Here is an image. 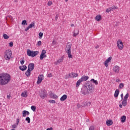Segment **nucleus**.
Returning <instances> with one entry per match:
<instances>
[{
    "label": "nucleus",
    "mask_w": 130,
    "mask_h": 130,
    "mask_svg": "<svg viewBox=\"0 0 130 130\" xmlns=\"http://www.w3.org/2000/svg\"><path fill=\"white\" fill-rule=\"evenodd\" d=\"M96 21H100L101 20V15H97L95 17Z\"/></svg>",
    "instance_id": "c85d7f7f"
},
{
    "label": "nucleus",
    "mask_w": 130,
    "mask_h": 130,
    "mask_svg": "<svg viewBox=\"0 0 130 130\" xmlns=\"http://www.w3.org/2000/svg\"><path fill=\"white\" fill-rule=\"evenodd\" d=\"M51 77H52V74L51 73L48 74V78H51Z\"/></svg>",
    "instance_id": "8fccbe9b"
},
{
    "label": "nucleus",
    "mask_w": 130,
    "mask_h": 130,
    "mask_svg": "<svg viewBox=\"0 0 130 130\" xmlns=\"http://www.w3.org/2000/svg\"><path fill=\"white\" fill-rule=\"evenodd\" d=\"M113 124V122L112 121V120H107L106 121V124L108 126H110V125H112Z\"/></svg>",
    "instance_id": "a211bd4d"
},
{
    "label": "nucleus",
    "mask_w": 130,
    "mask_h": 130,
    "mask_svg": "<svg viewBox=\"0 0 130 130\" xmlns=\"http://www.w3.org/2000/svg\"><path fill=\"white\" fill-rule=\"evenodd\" d=\"M95 48H96V49H97V48H99V46L98 45L96 46Z\"/></svg>",
    "instance_id": "680f3d73"
},
{
    "label": "nucleus",
    "mask_w": 130,
    "mask_h": 130,
    "mask_svg": "<svg viewBox=\"0 0 130 130\" xmlns=\"http://www.w3.org/2000/svg\"><path fill=\"white\" fill-rule=\"evenodd\" d=\"M18 125H17V124H14V125H12V127H13V128H17V126Z\"/></svg>",
    "instance_id": "a18cd8bd"
},
{
    "label": "nucleus",
    "mask_w": 130,
    "mask_h": 130,
    "mask_svg": "<svg viewBox=\"0 0 130 130\" xmlns=\"http://www.w3.org/2000/svg\"><path fill=\"white\" fill-rule=\"evenodd\" d=\"M29 29H30V27L29 26H27V28L24 29V31L27 32V31H28V30H29Z\"/></svg>",
    "instance_id": "3c124183"
},
{
    "label": "nucleus",
    "mask_w": 130,
    "mask_h": 130,
    "mask_svg": "<svg viewBox=\"0 0 130 130\" xmlns=\"http://www.w3.org/2000/svg\"><path fill=\"white\" fill-rule=\"evenodd\" d=\"M109 9L111 11H113V9H112V7L109 8Z\"/></svg>",
    "instance_id": "bf43d9fd"
},
{
    "label": "nucleus",
    "mask_w": 130,
    "mask_h": 130,
    "mask_svg": "<svg viewBox=\"0 0 130 130\" xmlns=\"http://www.w3.org/2000/svg\"><path fill=\"white\" fill-rule=\"evenodd\" d=\"M113 72L116 74H118V73H119V67L117 66H114L113 68Z\"/></svg>",
    "instance_id": "ddd939ff"
},
{
    "label": "nucleus",
    "mask_w": 130,
    "mask_h": 130,
    "mask_svg": "<svg viewBox=\"0 0 130 130\" xmlns=\"http://www.w3.org/2000/svg\"><path fill=\"white\" fill-rule=\"evenodd\" d=\"M106 12H107V13H110V12H111V10H110V9L109 8H108L106 10Z\"/></svg>",
    "instance_id": "603ef678"
},
{
    "label": "nucleus",
    "mask_w": 130,
    "mask_h": 130,
    "mask_svg": "<svg viewBox=\"0 0 130 130\" xmlns=\"http://www.w3.org/2000/svg\"><path fill=\"white\" fill-rule=\"evenodd\" d=\"M12 57V51L11 50H7L5 52L4 57L6 60H9Z\"/></svg>",
    "instance_id": "39448f33"
},
{
    "label": "nucleus",
    "mask_w": 130,
    "mask_h": 130,
    "mask_svg": "<svg viewBox=\"0 0 130 130\" xmlns=\"http://www.w3.org/2000/svg\"><path fill=\"white\" fill-rule=\"evenodd\" d=\"M50 103H52V104H55L56 102L53 100H50L49 101Z\"/></svg>",
    "instance_id": "4c0bfd02"
},
{
    "label": "nucleus",
    "mask_w": 130,
    "mask_h": 130,
    "mask_svg": "<svg viewBox=\"0 0 130 130\" xmlns=\"http://www.w3.org/2000/svg\"><path fill=\"white\" fill-rule=\"evenodd\" d=\"M116 82H119V81H120L119 79H116Z\"/></svg>",
    "instance_id": "0e129e2a"
},
{
    "label": "nucleus",
    "mask_w": 130,
    "mask_h": 130,
    "mask_svg": "<svg viewBox=\"0 0 130 130\" xmlns=\"http://www.w3.org/2000/svg\"><path fill=\"white\" fill-rule=\"evenodd\" d=\"M47 91L45 90H42L40 93V97H41L42 99H45V98H46V97H47Z\"/></svg>",
    "instance_id": "0eeeda50"
},
{
    "label": "nucleus",
    "mask_w": 130,
    "mask_h": 130,
    "mask_svg": "<svg viewBox=\"0 0 130 130\" xmlns=\"http://www.w3.org/2000/svg\"><path fill=\"white\" fill-rule=\"evenodd\" d=\"M41 43H42L41 41H39L38 42V43L37 44V45H38V46H40V45H41Z\"/></svg>",
    "instance_id": "37998d69"
},
{
    "label": "nucleus",
    "mask_w": 130,
    "mask_h": 130,
    "mask_svg": "<svg viewBox=\"0 0 130 130\" xmlns=\"http://www.w3.org/2000/svg\"><path fill=\"white\" fill-rule=\"evenodd\" d=\"M31 71L27 69V71L25 72V76L26 77H30V75H31Z\"/></svg>",
    "instance_id": "5701e85b"
},
{
    "label": "nucleus",
    "mask_w": 130,
    "mask_h": 130,
    "mask_svg": "<svg viewBox=\"0 0 130 130\" xmlns=\"http://www.w3.org/2000/svg\"><path fill=\"white\" fill-rule=\"evenodd\" d=\"M39 54V51H31L30 49L27 50V55L28 56H31V57H34L36 55Z\"/></svg>",
    "instance_id": "20e7f679"
},
{
    "label": "nucleus",
    "mask_w": 130,
    "mask_h": 130,
    "mask_svg": "<svg viewBox=\"0 0 130 130\" xmlns=\"http://www.w3.org/2000/svg\"><path fill=\"white\" fill-rule=\"evenodd\" d=\"M78 35H79V30L78 29L74 30L73 32V37H77Z\"/></svg>",
    "instance_id": "6ab92c4d"
},
{
    "label": "nucleus",
    "mask_w": 130,
    "mask_h": 130,
    "mask_svg": "<svg viewBox=\"0 0 130 130\" xmlns=\"http://www.w3.org/2000/svg\"><path fill=\"white\" fill-rule=\"evenodd\" d=\"M25 120H26V121H27L28 123H30V122L31 121V119H30V117H27L25 118Z\"/></svg>",
    "instance_id": "72a5a7b5"
},
{
    "label": "nucleus",
    "mask_w": 130,
    "mask_h": 130,
    "mask_svg": "<svg viewBox=\"0 0 130 130\" xmlns=\"http://www.w3.org/2000/svg\"><path fill=\"white\" fill-rule=\"evenodd\" d=\"M77 107L80 108V107H81V105H80V104H77Z\"/></svg>",
    "instance_id": "4d7b16f0"
},
{
    "label": "nucleus",
    "mask_w": 130,
    "mask_h": 130,
    "mask_svg": "<svg viewBox=\"0 0 130 130\" xmlns=\"http://www.w3.org/2000/svg\"><path fill=\"white\" fill-rule=\"evenodd\" d=\"M90 82H92L93 84H95V85H98V81H97V80H95L94 79H91Z\"/></svg>",
    "instance_id": "cd10ccee"
},
{
    "label": "nucleus",
    "mask_w": 130,
    "mask_h": 130,
    "mask_svg": "<svg viewBox=\"0 0 130 130\" xmlns=\"http://www.w3.org/2000/svg\"><path fill=\"white\" fill-rule=\"evenodd\" d=\"M117 46L120 50L123 49V43L121 40H118L117 42Z\"/></svg>",
    "instance_id": "423d86ee"
},
{
    "label": "nucleus",
    "mask_w": 130,
    "mask_h": 130,
    "mask_svg": "<svg viewBox=\"0 0 130 130\" xmlns=\"http://www.w3.org/2000/svg\"><path fill=\"white\" fill-rule=\"evenodd\" d=\"M112 8L113 9V10H116V9H117V7H116L115 6H113L112 7Z\"/></svg>",
    "instance_id": "09e8293b"
},
{
    "label": "nucleus",
    "mask_w": 130,
    "mask_h": 130,
    "mask_svg": "<svg viewBox=\"0 0 130 130\" xmlns=\"http://www.w3.org/2000/svg\"><path fill=\"white\" fill-rule=\"evenodd\" d=\"M43 79H44V76H43V75H41L39 76L37 84H38V85H39V84H41V82H42V81H43Z\"/></svg>",
    "instance_id": "1a4fd4ad"
},
{
    "label": "nucleus",
    "mask_w": 130,
    "mask_h": 130,
    "mask_svg": "<svg viewBox=\"0 0 130 130\" xmlns=\"http://www.w3.org/2000/svg\"><path fill=\"white\" fill-rule=\"evenodd\" d=\"M7 99L9 100L11 99V94H9L7 95Z\"/></svg>",
    "instance_id": "5fc2aeb1"
},
{
    "label": "nucleus",
    "mask_w": 130,
    "mask_h": 130,
    "mask_svg": "<svg viewBox=\"0 0 130 130\" xmlns=\"http://www.w3.org/2000/svg\"><path fill=\"white\" fill-rule=\"evenodd\" d=\"M126 100H123L122 102V105H123V106H126V105L127 104Z\"/></svg>",
    "instance_id": "bb28decb"
},
{
    "label": "nucleus",
    "mask_w": 130,
    "mask_h": 130,
    "mask_svg": "<svg viewBox=\"0 0 130 130\" xmlns=\"http://www.w3.org/2000/svg\"><path fill=\"white\" fill-rule=\"evenodd\" d=\"M91 105V103L89 102H86V106H90Z\"/></svg>",
    "instance_id": "c03bdc74"
},
{
    "label": "nucleus",
    "mask_w": 130,
    "mask_h": 130,
    "mask_svg": "<svg viewBox=\"0 0 130 130\" xmlns=\"http://www.w3.org/2000/svg\"><path fill=\"white\" fill-rule=\"evenodd\" d=\"M111 59H112V57H109L105 61L104 64H105V66L106 68H107V67H108V62H109L110 61V60H111Z\"/></svg>",
    "instance_id": "9b49d317"
},
{
    "label": "nucleus",
    "mask_w": 130,
    "mask_h": 130,
    "mask_svg": "<svg viewBox=\"0 0 130 130\" xmlns=\"http://www.w3.org/2000/svg\"><path fill=\"white\" fill-rule=\"evenodd\" d=\"M123 87H124V84L122 83H120V84L119 85V89H122V88H123Z\"/></svg>",
    "instance_id": "7c9ffc66"
},
{
    "label": "nucleus",
    "mask_w": 130,
    "mask_h": 130,
    "mask_svg": "<svg viewBox=\"0 0 130 130\" xmlns=\"http://www.w3.org/2000/svg\"><path fill=\"white\" fill-rule=\"evenodd\" d=\"M119 94V90L116 89L115 91L114 97H118Z\"/></svg>",
    "instance_id": "393cba45"
},
{
    "label": "nucleus",
    "mask_w": 130,
    "mask_h": 130,
    "mask_svg": "<svg viewBox=\"0 0 130 130\" xmlns=\"http://www.w3.org/2000/svg\"><path fill=\"white\" fill-rule=\"evenodd\" d=\"M46 53V51L45 50H43L42 51L41 54L40 56V59L41 60H43L44 57H47V55L45 54Z\"/></svg>",
    "instance_id": "6e6552de"
},
{
    "label": "nucleus",
    "mask_w": 130,
    "mask_h": 130,
    "mask_svg": "<svg viewBox=\"0 0 130 130\" xmlns=\"http://www.w3.org/2000/svg\"><path fill=\"white\" fill-rule=\"evenodd\" d=\"M67 98H68V95L67 94H63L60 99V101H64Z\"/></svg>",
    "instance_id": "aec40b11"
},
{
    "label": "nucleus",
    "mask_w": 130,
    "mask_h": 130,
    "mask_svg": "<svg viewBox=\"0 0 130 130\" xmlns=\"http://www.w3.org/2000/svg\"><path fill=\"white\" fill-rule=\"evenodd\" d=\"M14 45V43L13 42H11L9 43V46L10 47H13V46Z\"/></svg>",
    "instance_id": "a19ab883"
},
{
    "label": "nucleus",
    "mask_w": 130,
    "mask_h": 130,
    "mask_svg": "<svg viewBox=\"0 0 130 130\" xmlns=\"http://www.w3.org/2000/svg\"><path fill=\"white\" fill-rule=\"evenodd\" d=\"M15 3H18V0H14Z\"/></svg>",
    "instance_id": "338daca9"
},
{
    "label": "nucleus",
    "mask_w": 130,
    "mask_h": 130,
    "mask_svg": "<svg viewBox=\"0 0 130 130\" xmlns=\"http://www.w3.org/2000/svg\"><path fill=\"white\" fill-rule=\"evenodd\" d=\"M94 129H95V126H94V125H91L89 128V130H94Z\"/></svg>",
    "instance_id": "58836bf2"
},
{
    "label": "nucleus",
    "mask_w": 130,
    "mask_h": 130,
    "mask_svg": "<svg viewBox=\"0 0 130 130\" xmlns=\"http://www.w3.org/2000/svg\"><path fill=\"white\" fill-rule=\"evenodd\" d=\"M7 18H9L10 19H11V20H13V17H12V16L11 15L7 16Z\"/></svg>",
    "instance_id": "864d4df0"
},
{
    "label": "nucleus",
    "mask_w": 130,
    "mask_h": 130,
    "mask_svg": "<svg viewBox=\"0 0 130 130\" xmlns=\"http://www.w3.org/2000/svg\"><path fill=\"white\" fill-rule=\"evenodd\" d=\"M121 99H123V94H121Z\"/></svg>",
    "instance_id": "052dcab7"
},
{
    "label": "nucleus",
    "mask_w": 130,
    "mask_h": 130,
    "mask_svg": "<svg viewBox=\"0 0 130 130\" xmlns=\"http://www.w3.org/2000/svg\"><path fill=\"white\" fill-rule=\"evenodd\" d=\"M11 81V75L8 73H3L0 74V85L5 86Z\"/></svg>",
    "instance_id": "f257e3e1"
},
{
    "label": "nucleus",
    "mask_w": 130,
    "mask_h": 130,
    "mask_svg": "<svg viewBox=\"0 0 130 130\" xmlns=\"http://www.w3.org/2000/svg\"><path fill=\"white\" fill-rule=\"evenodd\" d=\"M21 25L25 26V25H27V20H24L22 21Z\"/></svg>",
    "instance_id": "473e14b6"
},
{
    "label": "nucleus",
    "mask_w": 130,
    "mask_h": 130,
    "mask_svg": "<svg viewBox=\"0 0 130 130\" xmlns=\"http://www.w3.org/2000/svg\"><path fill=\"white\" fill-rule=\"evenodd\" d=\"M46 130H53V128L52 127L48 128Z\"/></svg>",
    "instance_id": "6e6d98bb"
},
{
    "label": "nucleus",
    "mask_w": 130,
    "mask_h": 130,
    "mask_svg": "<svg viewBox=\"0 0 130 130\" xmlns=\"http://www.w3.org/2000/svg\"><path fill=\"white\" fill-rule=\"evenodd\" d=\"M72 49V44L68 43L65 49V51L68 55L69 58H73V55H72L71 49Z\"/></svg>",
    "instance_id": "7ed1b4c3"
},
{
    "label": "nucleus",
    "mask_w": 130,
    "mask_h": 130,
    "mask_svg": "<svg viewBox=\"0 0 130 130\" xmlns=\"http://www.w3.org/2000/svg\"><path fill=\"white\" fill-rule=\"evenodd\" d=\"M63 60V58H61L60 59H59V60L57 61V64L58 63H60V62H62Z\"/></svg>",
    "instance_id": "c9c22d12"
},
{
    "label": "nucleus",
    "mask_w": 130,
    "mask_h": 130,
    "mask_svg": "<svg viewBox=\"0 0 130 130\" xmlns=\"http://www.w3.org/2000/svg\"><path fill=\"white\" fill-rule=\"evenodd\" d=\"M71 27H74V24H71Z\"/></svg>",
    "instance_id": "69168bd1"
},
{
    "label": "nucleus",
    "mask_w": 130,
    "mask_h": 130,
    "mask_svg": "<svg viewBox=\"0 0 130 130\" xmlns=\"http://www.w3.org/2000/svg\"><path fill=\"white\" fill-rule=\"evenodd\" d=\"M69 77H70L71 78H77V77H78V74L76 73H71L69 74Z\"/></svg>",
    "instance_id": "4468645a"
},
{
    "label": "nucleus",
    "mask_w": 130,
    "mask_h": 130,
    "mask_svg": "<svg viewBox=\"0 0 130 130\" xmlns=\"http://www.w3.org/2000/svg\"><path fill=\"white\" fill-rule=\"evenodd\" d=\"M19 69L20 71H22V72H24V71H26V70H27V66L25 65L19 66Z\"/></svg>",
    "instance_id": "dca6fc26"
},
{
    "label": "nucleus",
    "mask_w": 130,
    "mask_h": 130,
    "mask_svg": "<svg viewBox=\"0 0 130 130\" xmlns=\"http://www.w3.org/2000/svg\"><path fill=\"white\" fill-rule=\"evenodd\" d=\"M30 114V112L26 110H24L22 111V116L23 117H26V115H29Z\"/></svg>",
    "instance_id": "2eb2a0df"
},
{
    "label": "nucleus",
    "mask_w": 130,
    "mask_h": 130,
    "mask_svg": "<svg viewBox=\"0 0 130 130\" xmlns=\"http://www.w3.org/2000/svg\"><path fill=\"white\" fill-rule=\"evenodd\" d=\"M55 19H56V20H57V19H58V15H56Z\"/></svg>",
    "instance_id": "13d9d810"
},
{
    "label": "nucleus",
    "mask_w": 130,
    "mask_h": 130,
    "mask_svg": "<svg viewBox=\"0 0 130 130\" xmlns=\"http://www.w3.org/2000/svg\"><path fill=\"white\" fill-rule=\"evenodd\" d=\"M30 108L31 110H32V111L34 112L35 111V110H36V107L35 106H32Z\"/></svg>",
    "instance_id": "e433bc0d"
},
{
    "label": "nucleus",
    "mask_w": 130,
    "mask_h": 130,
    "mask_svg": "<svg viewBox=\"0 0 130 130\" xmlns=\"http://www.w3.org/2000/svg\"><path fill=\"white\" fill-rule=\"evenodd\" d=\"M16 124H17V125H18V124H19V122H20V119H17V120H16Z\"/></svg>",
    "instance_id": "de8ad7c7"
},
{
    "label": "nucleus",
    "mask_w": 130,
    "mask_h": 130,
    "mask_svg": "<svg viewBox=\"0 0 130 130\" xmlns=\"http://www.w3.org/2000/svg\"><path fill=\"white\" fill-rule=\"evenodd\" d=\"M82 82V81H81L80 79H79L77 81V83H76V88H79V86H80V85H81V83Z\"/></svg>",
    "instance_id": "4be33fe9"
},
{
    "label": "nucleus",
    "mask_w": 130,
    "mask_h": 130,
    "mask_svg": "<svg viewBox=\"0 0 130 130\" xmlns=\"http://www.w3.org/2000/svg\"><path fill=\"white\" fill-rule=\"evenodd\" d=\"M81 106L82 107H85V106H87V102H83Z\"/></svg>",
    "instance_id": "ea45409f"
},
{
    "label": "nucleus",
    "mask_w": 130,
    "mask_h": 130,
    "mask_svg": "<svg viewBox=\"0 0 130 130\" xmlns=\"http://www.w3.org/2000/svg\"><path fill=\"white\" fill-rule=\"evenodd\" d=\"M93 90L94 85H93L91 82H88V83H85L82 89V93L83 95H86L88 93H92Z\"/></svg>",
    "instance_id": "f03ea898"
},
{
    "label": "nucleus",
    "mask_w": 130,
    "mask_h": 130,
    "mask_svg": "<svg viewBox=\"0 0 130 130\" xmlns=\"http://www.w3.org/2000/svg\"><path fill=\"white\" fill-rule=\"evenodd\" d=\"M126 119V117L125 116H122L121 117V122L123 123V122H125V120Z\"/></svg>",
    "instance_id": "a878e982"
},
{
    "label": "nucleus",
    "mask_w": 130,
    "mask_h": 130,
    "mask_svg": "<svg viewBox=\"0 0 130 130\" xmlns=\"http://www.w3.org/2000/svg\"><path fill=\"white\" fill-rule=\"evenodd\" d=\"M34 63H30L28 66V69L29 71H33V70H34Z\"/></svg>",
    "instance_id": "9d476101"
},
{
    "label": "nucleus",
    "mask_w": 130,
    "mask_h": 130,
    "mask_svg": "<svg viewBox=\"0 0 130 130\" xmlns=\"http://www.w3.org/2000/svg\"><path fill=\"white\" fill-rule=\"evenodd\" d=\"M48 6H51L52 5V1H49L47 3Z\"/></svg>",
    "instance_id": "79ce46f5"
},
{
    "label": "nucleus",
    "mask_w": 130,
    "mask_h": 130,
    "mask_svg": "<svg viewBox=\"0 0 130 130\" xmlns=\"http://www.w3.org/2000/svg\"><path fill=\"white\" fill-rule=\"evenodd\" d=\"M50 98H51L52 99H57V98H58V96L57 95H56V94L51 92L50 93Z\"/></svg>",
    "instance_id": "f3484780"
},
{
    "label": "nucleus",
    "mask_w": 130,
    "mask_h": 130,
    "mask_svg": "<svg viewBox=\"0 0 130 130\" xmlns=\"http://www.w3.org/2000/svg\"><path fill=\"white\" fill-rule=\"evenodd\" d=\"M39 38L40 39H41V38H42V37H43V32H39Z\"/></svg>",
    "instance_id": "f704fd0d"
},
{
    "label": "nucleus",
    "mask_w": 130,
    "mask_h": 130,
    "mask_svg": "<svg viewBox=\"0 0 130 130\" xmlns=\"http://www.w3.org/2000/svg\"><path fill=\"white\" fill-rule=\"evenodd\" d=\"M21 97H24V98H27L28 95L27 94V91H24L22 92L21 94Z\"/></svg>",
    "instance_id": "412c9836"
},
{
    "label": "nucleus",
    "mask_w": 130,
    "mask_h": 130,
    "mask_svg": "<svg viewBox=\"0 0 130 130\" xmlns=\"http://www.w3.org/2000/svg\"><path fill=\"white\" fill-rule=\"evenodd\" d=\"M3 36L4 38V39H9V38H10V37H9V36L7 35L6 34H4Z\"/></svg>",
    "instance_id": "c756f323"
},
{
    "label": "nucleus",
    "mask_w": 130,
    "mask_h": 130,
    "mask_svg": "<svg viewBox=\"0 0 130 130\" xmlns=\"http://www.w3.org/2000/svg\"><path fill=\"white\" fill-rule=\"evenodd\" d=\"M129 95V94H128V93H126V94H125V95L124 96V97L123 100L127 101V98H128Z\"/></svg>",
    "instance_id": "2f4dec72"
},
{
    "label": "nucleus",
    "mask_w": 130,
    "mask_h": 130,
    "mask_svg": "<svg viewBox=\"0 0 130 130\" xmlns=\"http://www.w3.org/2000/svg\"><path fill=\"white\" fill-rule=\"evenodd\" d=\"M80 79L82 82H86L87 80H89V76L84 75Z\"/></svg>",
    "instance_id": "f8f14e48"
},
{
    "label": "nucleus",
    "mask_w": 130,
    "mask_h": 130,
    "mask_svg": "<svg viewBox=\"0 0 130 130\" xmlns=\"http://www.w3.org/2000/svg\"><path fill=\"white\" fill-rule=\"evenodd\" d=\"M120 108H122V105L120 104L119 105Z\"/></svg>",
    "instance_id": "e2e57ef3"
},
{
    "label": "nucleus",
    "mask_w": 130,
    "mask_h": 130,
    "mask_svg": "<svg viewBox=\"0 0 130 130\" xmlns=\"http://www.w3.org/2000/svg\"><path fill=\"white\" fill-rule=\"evenodd\" d=\"M24 62H25V60H22L20 61V63L22 65L24 64Z\"/></svg>",
    "instance_id": "49530a36"
},
{
    "label": "nucleus",
    "mask_w": 130,
    "mask_h": 130,
    "mask_svg": "<svg viewBox=\"0 0 130 130\" xmlns=\"http://www.w3.org/2000/svg\"><path fill=\"white\" fill-rule=\"evenodd\" d=\"M68 130H73L72 128H69Z\"/></svg>",
    "instance_id": "774afa93"
},
{
    "label": "nucleus",
    "mask_w": 130,
    "mask_h": 130,
    "mask_svg": "<svg viewBox=\"0 0 130 130\" xmlns=\"http://www.w3.org/2000/svg\"><path fill=\"white\" fill-rule=\"evenodd\" d=\"M28 27L30 29H31V28H34L35 27V21L31 22V24L29 25Z\"/></svg>",
    "instance_id": "b1692460"
}]
</instances>
